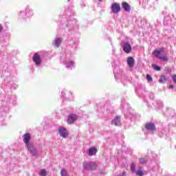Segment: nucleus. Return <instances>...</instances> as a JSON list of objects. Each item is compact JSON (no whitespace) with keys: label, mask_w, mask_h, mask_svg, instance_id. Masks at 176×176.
Here are the masks:
<instances>
[{"label":"nucleus","mask_w":176,"mask_h":176,"mask_svg":"<svg viewBox=\"0 0 176 176\" xmlns=\"http://www.w3.org/2000/svg\"><path fill=\"white\" fill-rule=\"evenodd\" d=\"M153 55L154 57H156L157 58H159V60H162V61H168V57H167V54L164 52V47L155 50L153 52Z\"/></svg>","instance_id":"obj_1"},{"label":"nucleus","mask_w":176,"mask_h":176,"mask_svg":"<svg viewBox=\"0 0 176 176\" xmlns=\"http://www.w3.org/2000/svg\"><path fill=\"white\" fill-rule=\"evenodd\" d=\"M30 140H31V135L30 133H25L23 135V142L26 144L28 149L30 151L31 153H35V149L32 147V144L30 143Z\"/></svg>","instance_id":"obj_2"},{"label":"nucleus","mask_w":176,"mask_h":176,"mask_svg":"<svg viewBox=\"0 0 176 176\" xmlns=\"http://www.w3.org/2000/svg\"><path fill=\"white\" fill-rule=\"evenodd\" d=\"M122 10L120 5L118 3H114L111 4V12L114 14L119 13Z\"/></svg>","instance_id":"obj_3"},{"label":"nucleus","mask_w":176,"mask_h":176,"mask_svg":"<svg viewBox=\"0 0 176 176\" xmlns=\"http://www.w3.org/2000/svg\"><path fill=\"white\" fill-rule=\"evenodd\" d=\"M123 50L125 53L129 54L131 52V45L129 43H125L123 45Z\"/></svg>","instance_id":"obj_4"},{"label":"nucleus","mask_w":176,"mask_h":176,"mask_svg":"<svg viewBox=\"0 0 176 176\" xmlns=\"http://www.w3.org/2000/svg\"><path fill=\"white\" fill-rule=\"evenodd\" d=\"M126 62L129 68H133V67H134V64H135V60H134L133 56L128 57Z\"/></svg>","instance_id":"obj_5"},{"label":"nucleus","mask_w":176,"mask_h":176,"mask_svg":"<svg viewBox=\"0 0 176 176\" xmlns=\"http://www.w3.org/2000/svg\"><path fill=\"white\" fill-rule=\"evenodd\" d=\"M145 128L146 129V130H151V131H155V130H156V126L152 122L146 123Z\"/></svg>","instance_id":"obj_6"},{"label":"nucleus","mask_w":176,"mask_h":176,"mask_svg":"<svg viewBox=\"0 0 176 176\" xmlns=\"http://www.w3.org/2000/svg\"><path fill=\"white\" fill-rule=\"evenodd\" d=\"M59 134L60 137H63V138L68 137V132L67 131V129L63 127L59 128Z\"/></svg>","instance_id":"obj_7"},{"label":"nucleus","mask_w":176,"mask_h":176,"mask_svg":"<svg viewBox=\"0 0 176 176\" xmlns=\"http://www.w3.org/2000/svg\"><path fill=\"white\" fill-rule=\"evenodd\" d=\"M76 119H78V116H76V115H69L67 118V123H69L71 124L72 123H74L75 120H76Z\"/></svg>","instance_id":"obj_8"},{"label":"nucleus","mask_w":176,"mask_h":176,"mask_svg":"<svg viewBox=\"0 0 176 176\" xmlns=\"http://www.w3.org/2000/svg\"><path fill=\"white\" fill-rule=\"evenodd\" d=\"M33 61H34L36 65H39V64H41V56L38 53L34 54L33 56Z\"/></svg>","instance_id":"obj_9"},{"label":"nucleus","mask_w":176,"mask_h":176,"mask_svg":"<svg viewBox=\"0 0 176 176\" xmlns=\"http://www.w3.org/2000/svg\"><path fill=\"white\" fill-rule=\"evenodd\" d=\"M97 152H98V150L96 147H91L89 149V156H96L97 154Z\"/></svg>","instance_id":"obj_10"},{"label":"nucleus","mask_w":176,"mask_h":176,"mask_svg":"<svg viewBox=\"0 0 176 176\" xmlns=\"http://www.w3.org/2000/svg\"><path fill=\"white\" fill-rule=\"evenodd\" d=\"M122 6L123 9L125 10V12H130L131 10V8L130 7V5L127 3L126 2H122Z\"/></svg>","instance_id":"obj_11"},{"label":"nucleus","mask_w":176,"mask_h":176,"mask_svg":"<svg viewBox=\"0 0 176 176\" xmlns=\"http://www.w3.org/2000/svg\"><path fill=\"white\" fill-rule=\"evenodd\" d=\"M113 123H114L115 126H120V117L116 116L113 120Z\"/></svg>","instance_id":"obj_12"},{"label":"nucleus","mask_w":176,"mask_h":176,"mask_svg":"<svg viewBox=\"0 0 176 176\" xmlns=\"http://www.w3.org/2000/svg\"><path fill=\"white\" fill-rule=\"evenodd\" d=\"M83 173H86V171H89V163L87 162H83Z\"/></svg>","instance_id":"obj_13"},{"label":"nucleus","mask_w":176,"mask_h":176,"mask_svg":"<svg viewBox=\"0 0 176 176\" xmlns=\"http://www.w3.org/2000/svg\"><path fill=\"white\" fill-rule=\"evenodd\" d=\"M159 82H160V83H166V82H167V78H166V76L162 75L160 76Z\"/></svg>","instance_id":"obj_14"},{"label":"nucleus","mask_w":176,"mask_h":176,"mask_svg":"<svg viewBox=\"0 0 176 176\" xmlns=\"http://www.w3.org/2000/svg\"><path fill=\"white\" fill-rule=\"evenodd\" d=\"M97 168V164L94 162L89 164V170H96Z\"/></svg>","instance_id":"obj_15"},{"label":"nucleus","mask_w":176,"mask_h":176,"mask_svg":"<svg viewBox=\"0 0 176 176\" xmlns=\"http://www.w3.org/2000/svg\"><path fill=\"white\" fill-rule=\"evenodd\" d=\"M136 175H138V176H143L144 175V171H142V168H140V169L137 170Z\"/></svg>","instance_id":"obj_16"},{"label":"nucleus","mask_w":176,"mask_h":176,"mask_svg":"<svg viewBox=\"0 0 176 176\" xmlns=\"http://www.w3.org/2000/svg\"><path fill=\"white\" fill-rule=\"evenodd\" d=\"M146 162H148V160L145 159V158H140L139 159V163L140 164H145V163H146Z\"/></svg>","instance_id":"obj_17"},{"label":"nucleus","mask_w":176,"mask_h":176,"mask_svg":"<svg viewBox=\"0 0 176 176\" xmlns=\"http://www.w3.org/2000/svg\"><path fill=\"white\" fill-rule=\"evenodd\" d=\"M60 43H61V38H56L54 41L55 46H60Z\"/></svg>","instance_id":"obj_18"},{"label":"nucleus","mask_w":176,"mask_h":176,"mask_svg":"<svg viewBox=\"0 0 176 176\" xmlns=\"http://www.w3.org/2000/svg\"><path fill=\"white\" fill-rule=\"evenodd\" d=\"M46 170L45 169H41L38 173L39 176H46Z\"/></svg>","instance_id":"obj_19"},{"label":"nucleus","mask_w":176,"mask_h":176,"mask_svg":"<svg viewBox=\"0 0 176 176\" xmlns=\"http://www.w3.org/2000/svg\"><path fill=\"white\" fill-rule=\"evenodd\" d=\"M60 175L61 176H69V175H68V173L67 172V170H65V169H62V170L60 172Z\"/></svg>","instance_id":"obj_20"},{"label":"nucleus","mask_w":176,"mask_h":176,"mask_svg":"<svg viewBox=\"0 0 176 176\" xmlns=\"http://www.w3.org/2000/svg\"><path fill=\"white\" fill-rule=\"evenodd\" d=\"M131 171H132V173H134V171H135V164H134L133 162H132L131 164Z\"/></svg>","instance_id":"obj_21"},{"label":"nucleus","mask_w":176,"mask_h":176,"mask_svg":"<svg viewBox=\"0 0 176 176\" xmlns=\"http://www.w3.org/2000/svg\"><path fill=\"white\" fill-rule=\"evenodd\" d=\"M153 68L155 70V71H162V67L156 65H153Z\"/></svg>","instance_id":"obj_22"},{"label":"nucleus","mask_w":176,"mask_h":176,"mask_svg":"<svg viewBox=\"0 0 176 176\" xmlns=\"http://www.w3.org/2000/svg\"><path fill=\"white\" fill-rule=\"evenodd\" d=\"M147 80H148L149 82H153V79L152 78V76H151V75L149 74H146V76Z\"/></svg>","instance_id":"obj_23"},{"label":"nucleus","mask_w":176,"mask_h":176,"mask_svg":"<svg viewBox=\"0 0 176 176\" xmlns=\"http://www.w3.org/2000/svg\"><path fill=\"white\" fill-rule=\"evenodd\" d=\"M172 78H173V80L174 83L176 84V74H174V75L172 76Z\"/></svg>","instance_id":"obj_24"},{"label":"nucleus","mask_w":176,"mask_h":176,"mask_svg":"<svg viewBox=\"0 0 176 176\" xmlns=\"http://www.w3.org/2000/svg\"><path fill=\"white\" fill-rule=\"evenodd\" d=\"M169 89H174V85H170L169 86Z\"/></svg>","instance_id":"obj_25"},{"label":"nucleus","mask_w":176,"mask_h":176,"mask_svg":"<svg viewBox=\"0 0 176 176\" xmlns=\"http://www.w3.org/2000/svg\"><path fill=\"white\" fill-rule=\"evenodd\" d=\"M122 175H123V176H125V175H126V172H125V171H123V172H122Z\"/></svg>","instance_id":"obj_26"},{"label":"nucleus","mask_w":176,"mask_h":176,"mask_svg":"<svg viewBox=\"0 0 176 176\" xmlns=\"http://www.w3.org/2000/svg\"><path fill=\"white\" fill-rule=\"evenodd\" d=\"M70 65H74V62H69Z\"/></svg>","instance_id":"obj_27"},{"label":"nucleus","mask_w":176,"mask_h":176,"mask_svg":"<svg viewBox=\"0 0 176 176\" xmlns=\"http://www.w3.org/2000/svg\"><path fill=\"white\" fill-rule=\"evenodd\" d=\"M0 31H2V25H0Z\"/></svg>","instance_id":"obj_28"},{"label":"nucleus","mask_w":176,"mask_h":176,"mask_svg":"<svg viewBox=\"0 0 176 176\" xmlns=\"http://www.w3.org/2000/svg\"><path fill=\"white\" fill-rule=\"evenodd\" d=\"M98 1H102V0H98Z\"/></svg>","instance_id":"obj_29"}]
</instances>
